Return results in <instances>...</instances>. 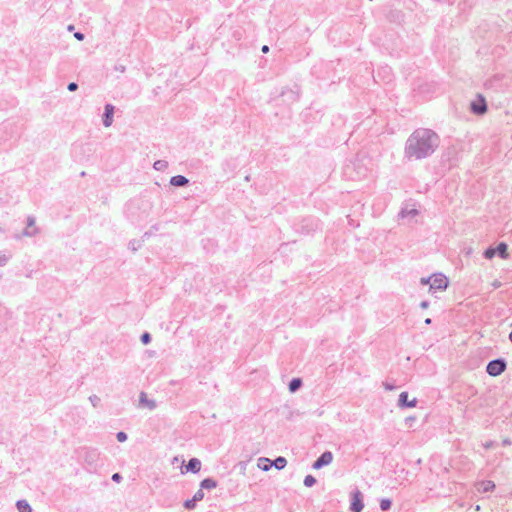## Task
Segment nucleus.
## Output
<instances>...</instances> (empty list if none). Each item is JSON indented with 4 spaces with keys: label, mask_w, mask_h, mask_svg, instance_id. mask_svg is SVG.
Wrapping results in <instances>:
<instances>
[{
    "label": "nucleus",
    "mask_w": 512,
    "mask_h": 512,
    "mask_svg": "<svg viewBox=\"0 0 512 512\" xmlns=\"http://www.w3.org/2000/svg\"><path fill=\"white\" fill-rule=\"evenodd\" d=\"M440 145L439 135L428 128H417L405 142L404 156L408 160H422L435 153Z\"/></svg>",
    "instance_id": "nucleus-1"
},
{
    "label": "nucleus",
    "mask_w": 512,
    "mask_h": 512,
    "mask_svg": "<svg viewBox=\"0 0 512 512\" xmlns=\"http://www.w3.org/2000/svg\"><path fill=\"white\" fill-rule=\"evenodd\" d=\"M506 369V362L503 359H495L488 363L486 371L490 376L496 377Z\"/></svg>",
    "instance_id": "nucleus-2"
},
{
    "label": "nucleus",
    "mask_w": 512,
    "mask_h": 512,
    "mask_svg": "<svg viewBox=\"0 0 512 512\" xmlns=\"http://www.w3.org/2000/svg\"><path fill=\"white\" fill-rule=\"evenodd\" d=\"M448 286V279L443 274H434L430 283L429 290H445Z\"/></svg>",
    "instance_id": "nucleus-3"
},
{
    "label": "nucleus",
    "mask_w": 512,
    "mask_h": 512,
    "mask_svg": "<svg viewBox=\"0 0 512 512\" xmlns=\"http://www.w3.org/2000/svg\"><path fill=\"white\" fill-rule=\"evenodd\" d=\"M471 111L476 115H483L487 112L486 100L482 95H478L476 100L470 104Z\"/></svg>",
    "instance_id": "nucleus-4"
},
{
    "label": "nucleus",
    "mask_w": 512,
    "mask_h": 512,
    "mask_svg": "<svg viewBox=\"0 0 512 512\" xmlns=\"http://www.w3.org/2000/svg\"><path fill=\"white\" fill-rule=\"evenodd\" d=\"M364 508V504L362 502V494L359 490H356L352 494V502L350 505V510L352 512H361Z\"/></svg>",
    "instance_id": "nucleus-5"
},
{
    "label": "nucleus",
    "mask_w": 512,
    "mask_h": 512,
    "mask_svg": "<svg viewBox=\"0 0 512 512\" xmlns=\"http://www.w3.org/2000/svg\"><path fill=\"white\" fill-rule=\"evenodd\" d=\"M138 407L141 409L154 410L156 408V402L153 399H149L145 392H141Z\"/></svg>",
    "instance_id": "nucleus-6"
},
{
    "label": "nucleus",
    "mask_w": 512,
    "mask_h": 512,
    "mask_svg": "<svg viewBox=\"0 0 512 512\" xmlns=\"http://www.w3.org/2000/svg\"><path fill=\"white\" fill-rule=\"evenodd\" d=\"M333 461V454L330 451H326L313 463L314 469H320L323 466L329 465Z\"/></svg>",
    "instance_id": "nucleus-7"
},
{
    "label": "nucleus",
    "mask_w": 512,
    "mask_h": 512,
    "mask_svg": "<svg viewBox=\"0 0 512 512\" xmlns=\"http://www.w3.org/2000/svg\"><path fill=\"white\" fill-rule=\"evenodd\" d=\"M417 404V399L414 398L411 401L408 400V393L407 392H401L398 399V406L399 407H415Z\"/></svg>",
    "instance_id": "nucleus-8"
},
{
    "label": "nucleus",
    "mask_w": 512,
    "mask_h": 512,
    "mask_svg": "<svg viewBox=\"0 0 512 512\" xmlns=\"http://www.w3.org/2000/svg\"><path fill=\"white\" fill-rule=\"evenodd\" d=\"M201 469V461L198 458H192L189 460L188 464L185 466V471H182V473L186 472H192V473H198Z\"/></svg>",
    "instance_id": "nucleus-9"
},
{
    "label": "nucleus",
    "mask_w": 512,
    "mask_h": 512,
    "mask_svg": "<svg viewBox=\"0 0 512 512\" xmlns=\"http://www.w3.org/2000/svg\"><path fill=\"white\" fill-rule=\"evenodd\" d=\"M478 492L486 493L495 489V483L491 480H484L476 483Z\"/></svg>",
    "instance_id": "nucleus-10"
},
{
    "label": "nucleus",
    "mask_w": 512,
    "mask_h": 512,
    "mask_svg": "<svg viewBox=\"0 0 512 512\" xmlns=\"http://www.w3.org/2000/svg\"><path fill=\"white\" fill-rule=\"evenodd\" d=\"M114 107L110 104L105 106V114L103 118V123L105 127H109L113 121Z\"/></svg>",
    "instance_id": "nucleus-11"
},
{
    "label": "nucleus",
    "mask_w": 512,
    "mask_h": 512,
    "mask_svg": "<svg viewBox=\"0 0 512 512\" xmlns=\"http://www.w3.org/2000/svg\"><path fill=\"white\" fill-rule=\"evenodd\" d=\"M418 214H419V211L415 208H412V209L402 208L401 211L399 212L398 216L401 219H405V218H414Z\"/></svg>",
    "instance_id": "nucleus-12"
},
{
    "label": "nucleus",
    "mask_w": 512,
    "mask_h": 512,
    "mask_svg": "<svg viewBox=\"0 0 512 512\" xmlns=\"http://www.w3.org/2000/svg\"><path fill=\"white\" fill-rule=\"evenodd\" d=\"M188 183V179L182 175L173 176L170 179V184L173 186H185Z\"/></svg>",
    "instance_id": "nucleus-13"
},
{
    "label": "nucleus",
    "mask_w": 512,
    "mask_h": 512,
    "mask_svg": "<svg viewBox=\"0 0 512 512\" xmlns=\"http://www.w3.org/2000/svg\"><path fill=\"white\" fill-rule=\"evenodd\" d=\"M258 468L262 471H268L272 467L271 460L265 457H261L258 459Z\"/></svg>",
    "instance_id": "nucleus-14"
},
{
    "label": "nucleus",
    "mask_w": 512,
    "mask_h": 512,
    "mask_svg": "<svg viewBox=\"0 0 512 512\" xmlns=\"http://www.w3.org/2000/svg\"><path fill=\"white\" fill-rule=\"evenodd\" d=\"M271 463L277 470H282L286 467L287 460L285 457L279 456L274 461H271Z\"/></svg>",
    "instance_id": "nucleus-15"
},
{
    "label": "nucleus",
    "mask_w": 512,
    "mask_h": 512,
    "mask_svg": "<svg viewBox=\"0 0 512 512\" xmlns=\"http://www.w3.org/2000/svg\"><path fill=\"white\" fill-rule=\"evenodd\" d=\"M200 487L202 489H214L217 487V482L212 478H206L201 481Z\"/></svg>",
    "instance_id": "nucleus-16"
},
{
    "label": "nucleus",
    "mask_w": 512,
    "mask_h": 512,
    "mask_svg": "<svg viewBox=\"0 0 512 512\" xmlns=\"http://www.w3.org/2000/svg\"><path fill=\"white\" fill-rule=\"evenodd\" d=\"M496 250V253H498V255L502 258V259H507L508 258V253H507V245L505 243H500L497 248H495Z\"/></svg>",
    "instance_id": "nucleus-17"
},
{
    "label": "nucleus",
    "mask_w": 512,
    "mask_h": 512,
    "mask_svg": "<svg viewBox=\"0 0 512 512\" xmlns=\"http://www.w3.org/2000/svg\"><path fill=\"white\" fill-rule=\"evenodd\" d=\"M17 509L19 512H32L30 505L25 500L17 502Z\"/></svg>",
    "instance_id": "nucleus-18"
},
{
    "label": "nucleus",
    "mask_w": 512,
    "mask_h": 512,
    "mask_svg": "<svg viewBox=\"0 0 512 512\" xmlns=\"http://www.w3.org/2000/svg\"><path fill=\"white\" fill-rule=\"evenodd\" d=\"M302 385V381L300 378H294L289 383V390L290 392L297 391Z\"/></svg>",
    "instance_id": "nucleus-19"
},
{
    "label": "nucleus",
    "mask_w": 512,
    "mask_h": 512,
    "mask_svg": "<svg viewBox=\"0 0 512 512\" xmlns=\"http://www.w3.org/2000/svg\"><path fill=\"white\" fill-rule=\"evenodd\" d=\"M153 167L157 171H164L168 167V162L165 160H157L154 162Z\"/></svg>",
    "instance_id": "nucleus-20"
},
{
    "label": "nucleus",
    "mask_w": 512,
    "mask_h": 512,
    "mask_svg": "<svg viewBox=\"0 0 512 512\" xmlns=\"http://www.w3.org/2000/svg\"><path fill=\"white\" fill-rule=\"evenodd\" d=\"M316 483V479L312 475H307L304 478V485L306 487H312Z\"/></svg>",
    "instance_id": "nucleus-21"
},
{
    "label": "nucleus",
    "mask_w": 512,
    "mask_h": 512,
    "mask_svg": "<svg viewBox=\"0 0 512 512\" xmlns=\"http://www.w3.org/2000/svg\"><path fill=\"white\" fill-rule=\"evenodd\" d=\"M390 507H391V500H389V499H382L380 501V508L383 511H386V510L390 509Z\"/></svg>",
    "instance_id": "nucleus-22"
},
{
    "label": "nucleus",
    "mask_w": 512,
    "mask_h": 512,
    "mask_svg": "<svg viewBox=\"0 0 512 512\" xmlns=\"http://www.w3.org/2000/svg\"><path fill=\"white\" fill-rule=\"evenodd\" d=\"M495 254H496V250H495V248H491V247H490V248H488V249H486V250H485V252H484V257H485L486 259H492V258L495 256Z\"/></svg>",
    "instance_id": "nucleus-23"
},
{
    "label": "nucleus",
    "mask_w": 512,
    "mask_h": 512,
    "mask_svg": "<svg viewBox=\"0 0 512 512\" xmlns=\"http://www.w3.org/2000/svg\"><path fill=\"white\" fill-rule=\"evenodd\" d=\"M203 498H204V492H203V489L200 487V489L198 491H196V493L194 494L192 499H193V501L198 502V501H201Z\"/></svg>",
    "instance_id": "nucleus-24"
},
{
    "label": "nucleus",
    "mask_w": 512,
    "mask_h": 512,
    "mask_svg": "<svg viewBox=\"0 0 512 512\" xmlns=\"http://www.w3.org/2000/svg\"><path fill=\"white\" fill-rule=\"evenodd\" d=\"M417 418L415 416H408L405 418V425L408 428L413 427L414 423L416 422Z\"/></svg>",
    "instance_id": "nucleus-25"
},
{
    "label": "nucleus",
    "mask_w": 512,
    "mask_h": 512,
    "mask_svg": "<svg viewBox=\"0 0 512 512\" xmlns=\"http://www.w3.org/2000/svg\"><path fill=\"white\" fill-rule=\"evenodd\" d=\"M141 341L143 344H148L150 341H151V336L148 332H145L144 334H142L141 336Z\"/></svg>",
    "instance_id": "nucleus-26"
},
{
    "label": "nucleus",
    "mask_w": 512,
    "mask_h": 512,
    "mask_svg": "<svg viewBox=\"0 0 512 512\" xmlns=\"http://www.w3.org/2000/svg\"><path fill=\"white\" fill-rule=\"evenodd\" d=\"M196 505V502L193 499H188L184 502V507L187 509H193Z\"/></svg>",
    "instance_id": "nucleus-27"
},
{
    "label": "nucleus",
    "mask_w": 512,
    "mask_h": 512,
    "mask_svg": "<svg viewBox=\"0 0 512 512\" xmlns=\"http://www.w3.org/2000/svg\"><path fill=\"white\" fill-rule=\"evenodd\" d=\"M117 439L120 441V442H124L126 439H127V436L124 432H119L117 434Z\"/></svg>",
    "instance_id": "nucleus-28"
},
{
    "label": "nucleus",
    "mask_w": 512,
    "mask_h": 512,
    "mask_svg": "<svg viewBox=\"0 0 512 512\" xmlns=\"http://www.w3.org/2000/svg\"><path fill=\"white\" fill-rule=\"evenodd\" d=\"M431 281H432V276H431V277H428V278H424V277H423V278H421L420 283H421L422 285H427V284H429V285H430Z\"/></svg>",
    "instance_id": "nucleus-29"
},
{
    "label": "nucleus",
    "mask_w": 512,
    "mask_h": 512,
    "mask_svg": "<svg viewBox=\"0 0 512 512\" xmlns=\"http://www.w3.org/2000/svg\"><path fill=\"white\" fill-rule=\"evenodd\" d=\"M383 387L388 390V391H392L394 390L396 387L388 382H384L383 383Z\"/></svg>",
    "instance_id": "nucleus-30"
},
{
    "label": "nucleus",
    "mask_w": 512,
    "mask_h": 512,
    "mask_svg": "<svg viewBox=\"0 0 512 512\" xmlns=\"http://www.w3.org/2000/svg\"><path fill=\"white\" fill-rule=\"evenodd\" d=\"M76 89H77V84H76V83H73V82H72V83H70V84L68 85V90H69V91H75Z\"/></svg>",
    "instance_id": "nucleus-31"
},
{
    "label": "nucleus",
    "mask_w": 512,
    "mask_h": 512,
    "mask_svg": "<svg viewBox=\"0 0 512 512\" xmlns=\"http://www.w3.org/2000/svg\"><path fill=\"white\" fill-rule=\"evenodd\" d=\"M492 446H493V442H492V441H487V442H485V443L483 444V447H484L485 449H489V448H491Z\"/></svg>",
    "instance_id": "nucleus-32"
},
{
    "label": "nucleus",
    "mask_w": 512,
    "mask_h": 512,
    "mask_svg": "<svg viewBox=\"0 0 512 512\" xmlns=\"http://www.w3.org/2000/svg\"><path fill=\"white\" fill-rule=\"evenodd\" d=\"M420 307H421L422 309H427V308L429 307V303H428L427 301H422V302L420 303Z\"/></svg>",
    "instance_id": "nucleus-33"
},
{
    "label": "nucleus",
    "mask_w": 512,
    "mask_h": 512,
    "mask_svg": "<svg viewBox=\"0 0 512 512\" xmlns=\"http://www.w3.org/2000/svg\"><path fill=\"white\" fill-rule=\"evenodd\" d=\"M492 286H493V288H495V289H496V288H499V287L501 286V282H500V281H498V280H495V281L492 283Z\"/></svg>",
    "instance_id": "nucleus-34"
},
{
    "label": "nucleus",
    "mask_w": 512,
    "mask_h": 512,
    "mask_svg": "<svg viewBox=\"0 0 512 512\" xmlns=\"http://www.w3.org/2000/svg\"><path fill=\"white\" fill-rule=\"evenodd\" d=\"M261 51L263 53H268L269 52V47L267 45H264V46H262Z\"/></svg>",
    "instance_id": "nucleus-35"
},
{
    "label": "nucleus",
    "mask_w": 512,
    "mask_h": 512,
    "mask_svg": "<svg viewBox=\"0 0 512 512\" xmlns=\"http://www.w3.org/2000/svg\"><path fill=\"white\" fill-rule=\"evenodd\" d=\"M112 479H113L114 481H119V479H120V475H119L118 473H115V474L112 476Z\"/></svg>",
    "instance_id": "nucleus-36"
},
{
    "label": "nucleus",
    "mask_w": 512,
    "mask_h": 512,
    "mask_svg": "<svg viewBox=\"0 0 512 512\" xmlns=\"http://www.w3.org/2000/svg\"><path fill=\"white\" fill-rule=\"evenodd\" d=\"M78 40H82L83 39V34L81 33H75L74 35Z\"/></svg>",
    "instance_id": "nucleus-37"
},
{
    "label": "nucleus",
    "mask_w": 512,
    "mask_h": 512,
    "mask_svg": "<svg viewBox=\"0 0 512 512\" xmlns=\"http://www.w3.org/2000/svg\"><path fill=\"white\" fill-rule=\"evenodd\" d=\"M425 324H427V325L431 324V319H430V318H427V319L425 320Z\"/></svg>",
    "instance_id": "nucleus-38"
},
{
    "label": "nucleus",
    "mask_w": 512,
    "mask_h": 512,
    "mask_svg": "<svg viewBox=\"0 0 512 512\" xmlns=\"http://www.w3.org/2000/svg\"><path fill=\"white\" fill-rule=\"evenodd\" d=\"M503 444H504V445H509V444H510V441H509L508 439H505V440L503 441Z\"/></svg>",
    "instance_id": "nucleus-39"
},
{
    "label": "nucleus",
    "mask_w": 512,
    "mask_h": 512,
    "mask_svg": "<svg viewBox=\"0 0 512 512\" xmlns=\"http://www.w3.org/2000/svg\"><path fill=\"white\" fill-rule=\"evenodd\" d=\"M480 509H481L480 505H476V506H475V510H476V511H480Z\"/></svg>",
    "instance_id": "nucleus-40"
},
{
    "label": "nucleus",
    "mask_w": 512,
    "mask_h": 512,
    "mask_svg": "<svg viewBox=\"0 0 512 512\" xmlns=\"http://www.w3.org/2000/svg\"><path fill=\"white\" fill-rule=\"evenodd\" d=\"M509 340L512 342V331L509 334Z\"/></svg>",
    "instance_id": "nucleus-41"
}]
</instances>
